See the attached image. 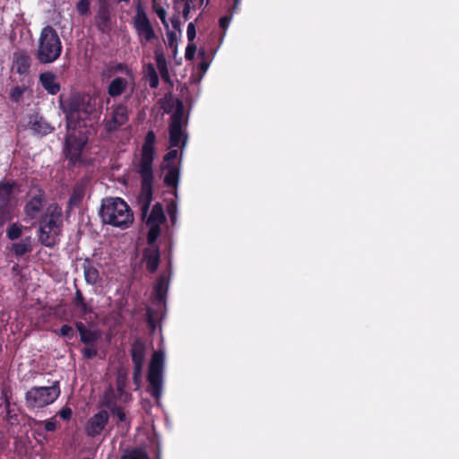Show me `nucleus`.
Wrapping results in <instances>:
<instances>
[{"label":"nucleus","mask_w":459,"mask_h":459,"mask_svg":"<svg viewBox=\"0 0 459 459\" xmlns=\"http://www.w3.org/2000/svg\"><path fill=\"white\" fill-rule=\"evenodd\" d=\"M31 59L26 51L14 53L13 59V71L22 76V80L29 82Z\"/></svg>","instance_id":"15"},{"label":"nucleus","mask_w":459,"mask_h":459,"mask_svg":"<svg viewBox=\"0 0 459 459\" xmlns=\"http://www.w3.org/2000/svg\"><path fill=\"white\" fill-rule=\"evenodd\" d=\"M176 211H177L176 204L174 203H170L168 205V213L170 216V219H171L173 223H174L175 217H176Z\"/></svg>","instance_id":"46"},{"label":"nucleus","mask_w":459,"mask_h":459,"mask_svg":"<svg viewBox=\"0 0 459 459\" xmlns=\"http://www.w3.org/2000/svg\"><path fill=\"white\" fill-rule=\"evenodd\" d=\"M100 214L104 223L113 227L127 228L134 220L128 205L119 197L103 200Z\"/></svg>","instance_id":"4"},{"label":"nucleus","mask_w":459,"mask_h":459,"mask_svg":"<svg viewBox=\"0 0 459 459\" xmlns=\"http://www.w3.org/2000/svg\"><path fill=\"white\" fill-rule=\"evenodd\" d=\"M95 111L96 99L94 97L88 94L73 95L65 108L67 130L81 128V124L84 123Z\"/></svg>","instance_id":"3"},{"label":"nucleus","mask_w":459,"mask_h":459,"mask_svg":"<svg viewBox=\"0 0 459 459\" xmlns=\"http://www.w3.org/2000/svg\"><path fill=\"white\" fill-rule=\"evenodd\" d=\"M62 53L60 38L51 26L42 29L38 39L35 56L40 64H51L58 59Z\"/></svg>","instance_id":"5"},{"label":"nucleus","mask_w":459,"mask_h":459,"mask_svg":"<svg viewBox=\"0 0 459 459\" xmlns=\"http://www.w3.org/2000/svg\"><path fill=\"white\" fill-rule=\"evenodd\" d=\"M160 231H148L147 242L149 247L143 252V261L150 273H154L160 263V251L156 240Z\"/></svg>","instance_id":"11"},{"label":"nucleus","mask_w":459,"mask_h":459,"mask_svg":"<svg viewBox=\"0 0 459 459\" xmlns=\"http://www.w3.org/2000/svg\"><path fill=\"white\" fill-rule=\"evenodd\" d=\"M147 323L152 331H155L156 328V318L154 317L152 309L147 310Z\"/></svg>","instance_id":"42"},{"label":"nucleus","mask_w":459,"mask_h":459,"mask_svg":"<svg viewBox=\"0 0 459 459\" xmlns=\"http://www.w3.org/2000/svg\"><path fill=\"white\" fill-rule=\"evenodd\" d=\"M63 218L61 208L56 204H51L48 206L44 215L39 221V230L62 227Z\"/></svg>","instance_id":"13"},{"label":"nucleus","mask_w":459,"mask_h":459,"mask_svg":"<svg viewBox=\"0 0 459 459\" xmlns=\"http://www.w3.org/2000/svg\"><path fill=\"white\" fill-rule=\"evenodd\" d=\"M190 4H189V3H185V6H184V9H183V17L186 20L188 19V16H189V13H190V10H191Z\"/></svg>","instance_id":"52"},{"label":"nucleus","mask_w":459,"mask_h":459,"mask_svg":"<svg viewBox=\"0 0 459 459\" xmlns=\"http://www.w3.org/2000/svg\"><path fill=\"white\" fill-rule=\"evenodd\" d=\"M127 383V372L124 369H119L117 374L116 387L117 392L119 394L120 400L124 403H128L131 400V394L126 391Z\"/></svg>","instance_id":"19"},{"label":"nucleus","mask_w":459,"mask_h":459,"mask_svg":"<svg viewBox=\"0 0 459 459\" xmlns=\"http://www.w3.org/2000/svg\"><path fill=\"white\" fill-rule=\"evenodd\" d=\"M185 3L192 4L195 0H183Z\"/></svg>","instance_id":"56"},{"label":"nucleus","mask_w":459,"mask_h":459,"mask_svg":"<svg viewBox=\"0 0 459 459\" xmlns=\"http://www.w3.org/2000/svg\"><path fill=\"white\" fill-rule=\"evenodd\" d=\"M72 332H73L72 327L67 325H64L60 328V334L62 336H68L70 334V333H72Z\"/></svg>","instance_id":"48"},{"label":"nucleus","mask_w":459,"mask_h":459,"mask_svg":"<svg viewBox=\"0 0 459 459\" xmlns=\"http://www.w3.org/2000/svg\"><path fill=\"white\" fill-rule=\"evenodd\" d=\"M145 73L150 87L156 89L159 86V77L154 66L151 64L148 65Z\"/></svg>","instance_id":"32"},{"label":"nucleus","mask_w":459,"mask_h":459,"mask_svg":"<svg viewBox=\"0 0 459 459\" xmlns=\"http://www.w3.org/2000/svg\"><path fill=\"white\" fill-rule=\"evenodd\" d=\"M31 129L39 134H47L51 132V126L41 120H37L31 124Z\"/></svg>","instance_id":"33"},{"label":"nucleus","mask_w":459,"mask_h":459,"mask_svg":"<svg viewBox=\"0 0 459 459\" xmlns=\"http://www.w3.org/2000/svg\"><path fill=\"white\" fill-rule=\"evenodd\" d=\"M132 24L141 42L145 44L157 38L152 24L141 3L135 7V14L132 18Z\"/></svg>","instance_id":"8"},{"label":"nucleus","mask_w":459,"mask_h":459,"mask_svg":"<svg viewBox=\"0 0 459 459\" xmlns=\"http://www.w3.org/2000/svg\"><path fill=\"white\" fill-rule=\"evenodd\" d=\"M11 389L8 386H3L0 393V406L2 404L4 405V408L7 409L10 405V399H11Z\"/></svg>","instance_id":"36"},{"label":"nucleus","mask_w":459,"mask_h":459,"mask_svg":"<svg viewBox=\"0 0 459 459\" xmlns=\"http://www.w3.org/2000/svg\"><path fill=\"white\" fill-rule=\"evenodd\" d=\"M59 415L62 419L68 420L72 417V410L68 407H65L60 411Z\"/></svg>","instance_id":"45"},{"label":"nucleus","mask_w":459,"mask_h":459,"mask_svg":"<svg viewBox=\"0 0 459 459\" xmlns=\"http://www.w3.org/2000/svg\"><path fill=\"white\" fill-rule=\"evenodd\" d=\"M140 197L141 195L138 197V205L140 207V210L142 212V218L143 220L146 221L147 225L150 227V230H159L160 225L165 220V214L163 212V208L160 204L157 203L152 209V212L150 214H148V210L150 205H148L146 213L143 214V210L142 208V205L140 204ZM151 204V203L149 204Z\"/></svg>","instance_id":"14"},{"label":"nucleus","mask_w":459,"mask_h":459,"mask_svg":"<svg viewBox=\"0 0 459 459\" xmlns=\"http://www.w3.org/2000/svg\"><path fill=\"white\" fill-rule=\"evenodd\" d=\"M132 360L134 367H143L145 357V347L141 342H134L132 345Z\"/></svg>","instance_id":"23"},{"label":"nucleus","mask_w":459,"mask_h":459,"mask_svg":"<svg viewBox=\"0 0 459 459\" xmlns=\"http://www.w3.org/2000/svg\"><path fill=\"white\" fill-rule=\"evenodd\" d=\"M159 18L161 20L162 23L164 25H167L166 24V11L165 9L163 8H159L157 11H156Z\"/></svg>","instance_id":"49"},{"label":"nucleus","mask_w":459,"mask_h":459,"mask_svg":"<svg viewBox=\"0 0 459 459\" xmlns=\"http://www.w3.org/2000/svg\"><path fill=\"white\" fill-rule=\"evenodd\" d=\"M155 60H156L157 68L160 74L161 78L165 82H169L170 76H169L167 61H166V57H165L164 54L162 52L156 51L155 52Z\"/></svg>","instance_id":"27"},{"label":"nucleus","mask_w":459,"mask_h":459,"mask_svg":"<svg viewBox=\"0 0 459 459\" xmlns=\"http://www.w3.org/2000/svg\"><path fill=\"white\" fill-rule=\"evenodd\" d=\"M26 90H27V87L25 84H23L22 86H16L11 90L10 98L13 101L17 102L21 100L22 94L25 92Z\"/></svg>","instance_id":"37"},{"label":"nucleus","mask_w":459,"mask_h":459,"mask_svg":"<svg viewBox=\"0 0 459 459\" xmlns=\"http://www.w3.org/2000/svg\"><path fill=\"white\" fill-rule=\"evenodd\" d=\"M8 230H19V229L16 228L15 224H13Z\"/></svg>","instance_id":"54"},{"label":"nucleus","mask_w":459,"mask_h":459,"mask_svg":"<svg viewBox=\"0 0 459 459\" xmlns=\"http://www.w3.org/2000/svg\"><path fill=\"white\" fill-rule=\"evenodd\" d=\"M82 195L77 193H74V195L70 198L69 204H77L81 201Z\"/></svg>","instance_id":"51"},{"label":"nucleus","mask_w":459,"mask_h":459,"mask_svg":"<svg viewBox=\"0 0 459 459\" xmlns=\"http://www.w3.org/2000/svg\"><path fill=\"white\" fill-rule=\"evenodd\" d=\"M82 354L86 359H91L97 355V349L94 344H87V346L82 350Z\"/></svg>","instance_id":"40"},{"label":"nucleus","mask_w":459,"mask_h":459,"mask_svg":"<svg viewBox=\"0 0 459 459\" xmlns=\"http://www.w3.org/2000/svg\"><path fill=\"white\" fill-rule=\"evenodd\" d=\"M43 202L44 193L39 189L31 190L30 199L24 207L25 214L31 219L35 218L40 212Z\"/></svg>","instance_id":"18"},{"label":"nucleus","mask_w":459,"mask_h":459,"mask_svg":"<svg viewBox=\"0 0 459 459\" xmlns=\"http://www.w3.org/2000/svg\"><path fill=\"white\" fill-rule=\"evenodd\" d=\"M44 427L47 431H54L56 428V422L55 420L45 421Z\"/></svg>","instance_id":"47"},{"label":"nucleus","mask_w":459,"mask_h":459,"mask_svg":"<svg viewBox=\"0 0 459 459\" xmlns=\"http://www.w3.org/2000/svg\"><path fill=\"white\" fill-rule=\"evenodd\" d=\"M82 266L86 282L91 285L96 284L100 279L98 270L91 264L89 260H85Z\"/></svg>","instance_id":"26"},{"label":"nucleus","mask_w":459,"mask_h":459,"mask_svg":"<svg viewBox=\"0 0 459 459\" xmlns=\"http://www.w3.org/2000/svg\"><path fill=\"white\" fill-rule=\"evenodd\" d=\"M108 421V414L106 411H100L91 417L86 424L85 431L88 436L95 437L100 435Z\"/></svg>","instance_id":"16"},{"label":"nucleus","mask_w":459,"mask_h":459,"mask_svg":"<svg viewBox=\"0 0 459 459\" xmlns=\"http://www.w3.org/2000/svg\"><path fill=\"white\" fill-rule=\"evenodd\" d=\"M196 51V47L193 44L187 46L186 49L185 56L187 60H192L195 57V54Z\"/></svg>","instance_id":"43"},{"label":"nucleus","mask_w":459,"mask_h":459,"mask_svg":"<svg viewBox=\"0 0 459 459\" xmlns=\"http://www.w3.org/2000/svg\"><path fill=\"white\" fill-rule=\"evenodd\" d=\"M127 81L122 77H116L108 87V93L110 97L116 98L126 90Z\"/></svg>","instance_id":"22"},{"label":"nucleus","mask_w":459,"mask_h":459,"mask_svg":"<svg viewBox=\"0 0 459 459\" xmlns=\"http://www.w3.org/2000/svg\"><path fill=\"white\" fill-rule=\"evenodd\" d=\"M56 231H39V240L46 247H52L56 241Z\"/></svg>","instance_id":"31"},{"label":"nucleus","mask_w":459,"mask_h":459,"mask_svg":"<svg viewBox=\"0 0 459 459\" xmlns=\"http://www.w3.org/2000/svg\"><path fill=\"white\" fill-rule=\"evenodd\" d=\"M162 108L166 113L173 112L169 122V146L184 147L186 143V136L184 134L183 126L185 119V107L180 100H175L170 94L166 95L162 101Z\"/></svg>","instance_id":"2"},{"label":"nucleus","mask_w":459,"mask_h":459,"mask_svg":"<svg viewBox=\"0 0 459 459\" xmlns=\"http://www.w3.org/2000/svg\"><path fill=\"white\" fill-rule=\"evenodd\" d=\"M178 157V151L177 150H170L163 159L162 165H168V164H174L173 162Z\"/></svg>","instance_id":"39"},{"label":"nucleus","mask_w":459,"mask_h":459,"mask_svg":"<svg viewBox=\"0 0 459 459\" xmlns=\"http://www.w3.org/2000/svg\"><path fill=\"white\" fill-rule=\"evenodd\" d=\"M121 459H150V457L143 448L137 447L126 450Z\"/></svg>","instance_id":"30"},{"label":"nucleus","mask_w":459,"mask_h":459,"mask_svg":"<svg viewBox=\"0 0 459 459\" xmlns=\"http://www.w3.org/2000/svg\"><path fill=\"white\" fill-rule=\"evenodd\" d=\"M60 394L58 382L51 386L33 387L26 393V404L30 408H43L54 403Z\"/></svg>","instance_id":"6"},{"label":"nucleus","mask_w":459,"mask_h":459,"mask_svg":"<svg viewBox=\"0 0 459 459\" xmlns=\"http://www.w3.org/2000/svg\"><path fill=\"white\" fill-rule=\"evenodd\" d=\"M155 134L152 131L148 132L145 137V143L143 146L140 160L135 164V171L142 178V191L140 204L146 213L147 207L152 200V161H153V144Z\"/></svg>","instance_id":"1"},{"label":"nucleus","mask_w":459,"mask_h":459,"mask_svg":"<svg viewBox=\"0 0 459 459\" xmlns=\"http://www.w3.org/2000/svg\"><path fill=\"white\" fill-rule=\"evenodd\" d=\"M118 2H125V3H128L130 0H117Z\"/></svg>","instance_id":"57"},{"label":"nucleus","mask_w":459,"mask_h":459,"mask_svg":"<svg viewBox=\"0 0 459 459\" xmlns=\"http://www.w3.org/2000/svg\"><path fill=\"white\" fill-rule=\"evenodd\" d=\"M186 35L189 41H193L195 38L196 31L195 25L192 22H190L187 26Z\"/></svg>","instance_id":"44"},{"label":"nucleus","mask_w":459,"mask_h":459,"mask_svg":"<svg viewBox=\"0 0 459 459\" xmlns=\"http://www.w3.org/2000/svg\"><path fill=\"white\" fill-rule=\"evenodd\" d=\"M118 403L124 402L120 400L119 394L117 392V390L115 391L111 387L106 390L103 395L102 404L112 411L113 409L118 408Z\"/></svg>","instance_id":"24"},{"label":"nucleus","mask_w":459,"mask_h":459,"mask_svg":"<svg viewBox=\"0 0 459 459\" xmlns=\"http://www.w3.org/2000/svg\"><path fill=\"white\" fill-rule=\"evenodd\" d=\"M110 411L114 416L117 417V420H118L117 423L125 424V426L127 429L129 427V420H128V418H127L126 414L125 413V411L120 407L113 409Z\"/></svg>","instance_id":"35"},{"label":"nucleus","mask_w":459,"mask_h":459,"mask_svg":"<svg viewBox=\"0 0 459 459\" xmlns=\"http://www.w3.org/2000/svg\"><path fill=\"white\" fill-rule=\"evenodd\" d=\"M75 306L80 309L82 314H87L91 311V307L84 302L82 292L77 290L74 298Z\"/></svg>","instance_id":"34"},{"label":"nucleus","mask_w":459,"mask_h":459,"mask_svg":"<svg viewBox=\"0 0 459 459\" xmlns=\"http://www.w3.org/2000/svg\"><path fill=\"white\" fill-rule=\"evenodd\" d=\"M13 249L17 255H22L32 250V240L30 238H25L19 243L13 245Z\"/></svg>","instance_id":"29"},{"label":"nucleus","mask_w":459,"mask_h":459,"mask_svg":"<svg viewBox=\"0 0 459 459\" xmlns=\"http://www.w3.org/2000/svg\"><path fill=\"white\" fill-rule=\"evenodd\" d=\"M76 328L80 333L81 341L85 344H94L99 338L97 332L88 329L82 323H77Z\"/></svg>","instance_id":"25"},{"label":"nucleus","mask_w":459,"mask_h":459,"mask_svg":"<svg viewBox=\"0 0 459 459\" xmlns=\"http://www.w3.org/2000/svg\"><path fill=\"white\" fill-rule=\"evenodd\" d=\"M13 185L0 184V227L11 220L13 212Z\"/></svg>","instance_id":"12"},{"label":"nucleus","mask_w":459,"mask_h":459,"mask_svg":"<svg viewBox=\"0 0 459 459\" xmlns=\"http://www.w3.org/2000/svg\"><path fill=\"white\" fill-rule=\"evenodd\" d=\"M129 118V111L126 105L123 103L114 104L107 109L104 118V127L107 132L117 131L124 126Z\"/></svg>","instance_id":"9"},{"label":"nucleus","mask_w":459,"mask_h":459,"mask_svg":"<svg viewBox=\"0 0 459 459\" xmlns=\"http://www.w3.org/2000/svg\"><path fill=\"white\" fill-rule=\"evenodd\" d=\"M239 2H240V0H235L234 10L237 9V6H238Z\"/></svg>","instance_id":"55"},{"label":"nucleus","mask_w":459,"mask_h":459,"mask_svg":"<svg viewBox=\"0 0 459 459\" xmlns=\"http://www.w3.org/2000/svg\"><path fill=\"white\" fill-rule=\"evenodd\" d=\"M95 25L102 32L111 29L110 12L106 0L99 1V7L95 15Z\"/></svg>","instance_id":"17"},{"label":"nucleus","mask_w":459,"mask_h":459,"mask_svg":"<svg viewBox=\"0 0 459 459\" xmlns=\"http://www.w3.org/2000/svg\"><path fill=\"white\" fill-rule=\"evenodd\" d=\"M7 232H8V238L12 240H14L21 237L22 231H7Z\"/></svg>","instance_id":"53"},{"label":"nucleus","mask_w":459,"mask_h":459,"mask_svg":"<svg viewBox=\"0 0 459 459\" xmlns=\"http://www.w3.org/2000/svg\"><path fill=\"white\" fill-rule=\"evenodd\" d=\"M39 81L49 94L55 95L60 91V85L56 82V75L50 72L42 73L39 75Z\"/></svg>","instance_id":"20"},{"label":"nucleus","mask_w":459,"mask_h":459,"mask_svg":"<svg viewBox=\"0 0 459 459\" xmlns=\"http://www.w3.org/2000/svg\"><path fill=\"white\" fill-rule=\"evenodd\" d=\"M86 137L84 133L81 130L76 132V129L68 130L65 140V153L66 158L74 164L80 160V157L86 143Z\"/></svg>","instance_id":"10"},{"label":"nucleus","mask_w":459,"mask_h":459,"mask_svg":"<svg viewBox=\"0 0 459 459\" xmlns=\"http://www.w3.org/2000/svg\"><path fill=\"white\" fill-rule=\"evenodd\" d=\"M164 360V352L157 351L153 353L149 367L150 392L157 400L160 399L162 394Z\"/></svg>","instance_id":"7"},{"label":"nucleus","mask_w":459,"mask_h":459,"mask_svg":"<svg viewBox=\"0 0 459 459\" xmlns=\"http://www.w3.org/2000/svg\"><path fill=\"white\" fill-rule=\"evenodd\" d=\"M162 169L167 172L164 177V183L169 186L176 187L179 179V169L175 164L161 165Z\"/></svg>","instance_id":"21"},{"label":"nucleus","mask_w":459,"mask_h":459,"mask_svg":"<svg viewBox=\"0 0 459 459\" xmlns=\"http://www.w3.org/2000/svg\"><path fill=\"white\" fill-rule=\"evenodd\" d=\"M169 288V280L166 276H160L155 286V298L159 302H163Z\"/></svg>","instance_id":"28"},{"label":"nucleus","mask_w":459,"mask_h":459,"mask_svg":"<svg viewBox=\"0 0 459 459\" xmlns=\"http://www.w3.org/2000/svg\"><path fill=\"white\" fill-rule=\"evenodd\" d=\"M142 369H143V367H134V368L133 379H134V383L136 385V389H138L140 387Z\"/></svg>","instance_id":"41"},{"label":"nucleus","mask_w":459,"mask_h":459,"mask_svg":"<svg viewBox=\"0 0 459 459\" xmlns=\"http://www.w3.org/2000/svg\"><path fill=\"white\" fill-rule=\"evenodd\" d=\"M230 17H227V16L221 17L220 19V26L222 29L226 30L230 24Z\"/></svg>","instance_id":"50"},{"label":"nucleus","mask_w":459,"mask_h":459,"mask_svg":"<svg viewBox=\"0 0 459 459\" xmlns=\"http://www.w3.org/2000/svg\"><path fill=\"white\" fill-rule=\"evenodd\" d=\"M76 10L80 15L90 13V0H80L76 4Z\"/></svg>","instance_id":"38"}]
</instances>
